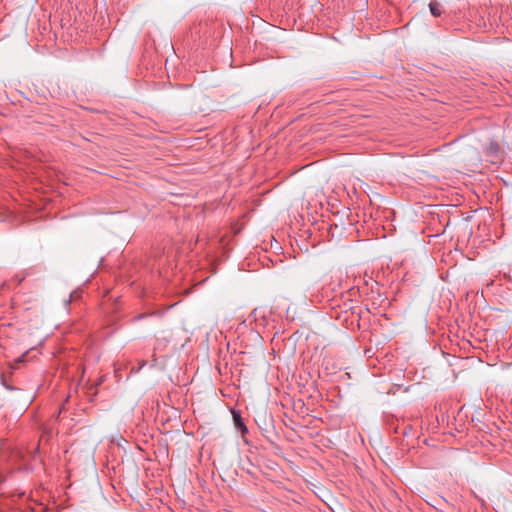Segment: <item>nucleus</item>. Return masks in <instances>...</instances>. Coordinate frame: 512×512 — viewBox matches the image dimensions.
<instances>
[{
	"mask_svg": "<svg viewBox=\"0 0 512 512\" xmlns=\"http://www.w3.org/2000/svg\"><path fill=\"white\" fill-rule=\"evenodd\" d=\"M429 10L435 17H439L442 14L440 4L437 1H431L429 3Z\"/></svg>",
	"mask_w": 512,
	"mask_h": 512,
	"instance_id": "f03ea898",
	"label": "nucleus"
},
{
	"mask_svg": "<svg viewBox=\"0 0 512 512\" xmlns=\"http://www.w3.org/2000/svg\"><path fill=\"white\" fill-rule=\"evenodd\" d=\"M25 361V355H22L18 359H16V363L24 362Z\"/></svg>",
	"mask_w": 512,
	"mask_h": 512,
	"instance_id": "7ed1b4c3",
	"label": "nucleus"
},
{
	"mask_svg": "<svg viewBox=\"0 0 512 512\" xmlns=\"http://www.w3.org/2000/svg\"><path fill=\"white\" fill-rule=\"evenodd\" d=\"M233 418L235 422V426L241 430L242 433H246L248 431L246 425L243 422V419L241 418L240 414L237 412H233Z\"/></svg>",
	"mask_w": 512,
	"mask_h": 512,
	"instance_id": "f257e3e1",
	"label": "nucleus"
},
{
	"mask_svg": "<svg viewBox=\"0 0 512 512\" xmlns=\"http://www.w3.org/2000/svg\"><path fill=\"white\" fill-rule=\"evenodd\" d=\"M143 317H144V315H143V314H141V315H138L136 318H137V319H141V318H143Z\"/></svg>",
	"mask_w": 512,
	"mask_h": 512,
	"instance_id": "39448f33",
	"label": "nucleus"
},
{
	"mask_svg": "<svg viewBox=\"0 0 512 512\" xmlns=\"http://www.w3.org/2000/svg\"><path fill=\"white\" fill-rule=\"evenodd\" d=\"M71 302V298L65 301V305L67 306Z\"/></svg>",
	"mask_w": 512,
	"mask_h": 512,
	"instance_id": "20e7f679",
	"label": "nucleus"
}]
</instances>
